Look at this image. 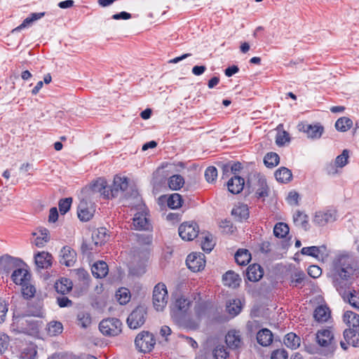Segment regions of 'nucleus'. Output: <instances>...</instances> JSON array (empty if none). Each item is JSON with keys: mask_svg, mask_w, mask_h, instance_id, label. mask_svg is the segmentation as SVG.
<instances>
[{"mask_svg": "<svg viewBox=\"0 0 359 359\" xmlns=\"http://www.w3.org/2000/svg\"><path fill=\"white\" fill-rule=\"evenodd\" d=\"M225 342L227 346L232 350H238L243 345L241 332L237 330H230L225 336Z\"/></svg>", "mask_w": 359, "mask_h": 359, "instance_id": "nucleus-13", "label": "nucleus"}, {"mask_svg": "<svg viewBox=\"0 0 359 359\" xmlns=\"http://www.w3.org/2000/svg\"><path fill=\"white\" fill-rule=\"evenodd\" d=\"M72 201L71 198H66L60 201L59 210L62 214L64 215L68 212L71 207Z\"/></svg>", "mask_w": 359, "mask_h": 359, "instance_id": "nucleus-58", "label": "nucleus"}, {"mask_svg": "<svg viewBox=\"0 0 359 359\" xmlns=\"http://www.w3.org/2000/svg\"><path fill=\"white\" fill-rule=\"evenodd\" d=\"M313 316L316 321L324 323L330 318L331 313L328 307L320 305L315 309Z\"/></svg>", "mask_w": 359, "mask_h": 359, "instance_id": "nucleus-29", "label": "nucleus"}, {"mask_svg": "<svg viewBox=\"0 0 359 359\" xmlns=\"http://www.w3.org/2000/svg\"><path fill=\"white\" fill-rule=\"evenodd\" d=\"M308 273L311 277L317 278L321 276L322 270L318 266L312 265L309 267Z\"/></svg>", "mask_w": 359, "mask_h": 359, "instance_id": "nucleus-62", "label": "nucleus"}, {"mask_svg": "<svg viewBox=\"0 0 359 359\" xmlns=\"http://www.w3.org/2000/svg\"><path fill=\"white\" fill-rule=\"evenodd\" d=\"M168 206L171 209H177L182 206V198L179 194H172L167 198Z\"/></svg>", "mask_w": 359, "mask_h": 359, "instance_id": "nucleus-45", "label": "nucleus"}, {"mask_svg": "<svg viewBox=\"0 0 359 359\" xmlns=\"http://www.w3.org/2000/svg\"><path fill=\"white\" fill-rule=\"evenodd\" d=\"M348 151L347 149H344L342 153L335 158V165L339 168L344 167L348 163Z\"/></svg>", "mask_w": 359, "mask_h": 359, "instance_id": "nucleus-51", "label": "nucleus"}, {"mask_svg": "<svg viewBox=\"0 0 359 359\" xmlns=\"http://www.w3.org/2000/svg\"><path fill=\"white\" fill-rule=\"evenodd\" d=\"M91 271L95 277L97 278H102L107 275L109 269L106 262L99 261L92 266Z\"/></svg>", "mask_w": 359, "mask_h": 359, "instance_id": "nucleus-28", "label": "nucleus"}, {"mask_svg": "<svg viewBox=\"0 0 359 359\" xmlns=\"http://www.w3.org/2000/svg\"><path fill=\"white\" fill-rule=\"evenodd\" d=\"M36 266L39 269H48L52 265L53 257L47 252H39L34 255Z\"/></svg>", "mask_w": 359, "mask_h": 359, "instance_id": "nucleus-20", "label": "nucleus"}, {"mask_svg": "<svg viewBox=\"0 0 359 359\" xmlns=\"http://www.w3.org/2000/svg\"><path fill=\"white\" fill-rule=\"evenodd\" d=\"M30 273L27 269H18L15 270L12 275L11 278L16 285H23L30 280Z\"/></svg>", "mask_w": 359, "mask_h": 359, "instance_id": "nucleus-23", "label": "nucleus"}, {"mask_svg": "<svg viewBox=\"0 0 359 359\" xmlns=\"http://www.w3.org/2000/svg\"><path fill=\"white\" fill-rule=\"evenodd\" d=\"M184 180L180 175L171 176L168 180L169 187L172 190H178L183 187Z\"/></svg>", "mask_w": 359, "mask_h": 359, "instance_id": "nucleus-46", "label": "nucleus"}, {"mask_svg": "<svg viewBox=\"0 0 359 359\" xmlns=\"http://www.w3.org/2000/svg\"><path fill=\"white\" fill-rule=\"evenodd\" d=\"M243 305L240 299H231L226 302V311L231 318H234L241 313Z\"/></svg>", "mask_w": 359, "mask_h": 359, "instance_id": "nucleus-22", "label": "nucleus"}, {"mask_svg": "<svg viewBox=\"0 0 359 359\" xmlns=\"http://www.w3.org/2000/svg\"><path fill=\"white\" fill-rule=\"evenodd\" d=\"M76 260V253L69 246H65L60 251V263L67 266H72Z\"/></svg>", "mask_w": 359, "mask_h": 359, "instance_id": "nucleus-18", "label": "nucleus"}, {"mask_svg": "<svg viewBox=\"0 0 359 359\" xmlns=\"http://www.w3.org/2000/svg\"><path fill=\"white\" fill-rule=\"evenodd\" d=\"M257 340L260 345L267 346L273 341L272 332L266 328L262 329L257 332Z\"/></svg>", "mask_w": 359, "mask_h": 359, "instance_id": "nucleus-35", "label": "nucleus"}, {"mask_svg": "<svg viewBox=\"0 0 359 359\" xmlns=\"http://www.w3.org/2000/svg\"><path fill=\"white\" fill-rule=\"evenodd\" d=\"M179 235L184 241H190L196 238L199 233L198 225L194 222L182 223L178 229Z\"/></svg>", "mask_w": 359, "mask_h": 359, "instance_id": "nucleus-8", "label": "nucleus"}, {"mask_svg": "<svg viewBox=\"0 0 359 359\" xmlns=\"http://www.w3.org/2000/svg\"><path fill=\"white\" fill-rule=\"evenodd\" d=\"M45 15L44 12L41 13H33L26 18L23 22L16 28L13 29L12 32L20 31L21 29L30 26L34 22L41 19Z\"/></svg>", "mask_w": 359, "mask_h": 359, "instance_id": "nucleus-34", "label": "nucleus"}, {"mask_svg": "<svg viewBox=\"0 0 359 359\" xmlns=\"http://www.w3.org/2000/svg\"><path fill=\"white\" fill-rule=\"evenodd\" d=\"M344 322L349 327V329L359 331V315L347 311L343 316Z\"/></svg>", "mask_w": 359, "mask_h": 359, "instance_id": "nucleus-25", "label": "nucleus"}, {"mask_svg": "<svg viewBox=\"0 0 359 359\" xmlns=\"http://www.w3.org/2000/svg\"><path fill=\"white\" fill-rule=\"evenodd\" d=\"M153 304L154 309L158 311H163L167 305L168 294L165 284L159 283L154 288Z\"/></svg>", "mask_w": 359, "mask_h": 359, "instance_id": "nucleus-3", "label": "nucleus"}, {"mask_svg": "<svg viewBox=\"0 0 359 359\" xmlns=\"http://www.w3.org/2000/svg\"><path fill=\"white\" fill-rule=\"evenodd\" d=\"M188 268L194 272L203 270L205 266V255L201 252H192L186 260Z\"/></svg>", "mask_w": 359, "mask_h": 359, "instance_id": "nucleus-9", "label": "nucleus"}, {"mask_svg": "<svg viewBox=\"0 0 359 359\" xmlns=\"http://www.w3.org/2000/svg\"><path fill=\"white\" fill-rule=\"evenodd\" d=\"M36 351L33 346L25 348L21 353L22 359H34L36 357Z\"/></svg>", "mask_w": 359, "mask_h": 359, "instance_id": "nucleus-57", "label": "nucleus"}, {"mask_svg": "<svg viewBox=\"0 0 359 359\" xmlns=\"http://www.w3.org/2000/svg\"><path fill=\"white\" fill-rule=\"evenodd\" d=\"M99 328L104 335L116 336L121 332L122 323L117 318H107L100 322Z\"/></svg>", "mask_w": 359, "mask_h": 359, "instance_id": "nucleus-4", "label": "nucleus"}, {"mask_svg": "<svg viewBox=\"0 0 359 359\" xmlns=\"http://www.w3.org/2000/svg\"><path fill=\"white\" fill-rule=\"evenodd\" d=\"M107 231V229L104 227H100L93 231L92 242L95 246L101 245L106 242L108 238Z\"/></svg>", "mask_w": 359, "mask_h": 359, "instance_id": "nucleus-32", "label": "nucleus"}, {"mask_svg": "<svg viewBox=\"0 0 359 359\" xmlns=\"http://www.w3.org/2000/svg\"><path fill=\"white\" fill-rule=\"evenodd\" d=\"M300 338L293 332L288 333L284 338L285 345L291 348L296 349L300 346Z\"/></svg>", "mask_w": 359, "mask_h": 359, "instance_id": "nucleus-40", "label": "nucleus"}, {"mask_svg": "<svg viewBox=\"0 0 359 359\" xmlns=\"http://www.w3.org/2000/svg\"><path fill=\"white\" fill-rule=\"evenodd\" d=\"M299 130L303 131L306 134L308 138L312 140H318L320 138L323 132L324 128L319 123L316 124H302L299 125Z\"/></svg>", "mask_w": 359, "mask_h": 359, "instance_id": "nucleus-14", "label": "nucleus"}, {"mask_svg": "<svg viewBox=\"0 0 359 359\" xmlns=\"http://www.w3.org/2000/svg\"><path fill=\"white\" fill-rule=\"evenodd\" d=\"M293 221L296 226L302 227L305 230L308 229V217L304 212L300 211L296 212L293 215Z\"/></svg>", "mask_w": 359, "mask_h": 359, "instance_id": "nucleus-41", "label": "nucleus"}, {"mask_svg": "<svg viewBox=\"0 0 359 359\" xmlns=\"http://www.w3.org/2000/svg\"><path fill=\"white\" fill-rule=\"evenodd\" d=\"M344 337L347 344L359 347V331L346 329L344 332Z\"/></svg>", "mask_w": 359, "mask_h": 359, "instance_id": "nucleus-36", "label": "nucleus"}, {"mask_svg": "<svg viewBox=\"0 0 359 359\" xmlns=\"http://www.w3.org/2000/svg\"><path fill=\"white\" fill-rule=\"evenodd\" d=\"M235 259L239 265H247L251 259V255L248 250L239 249L235 254Z\"/></svg>", "mask_w": 359, "mask_h": 359, "instance_id": "nucleus-39", "label": "nucleus"}, {"mask_svg": "<svg viewBox=\"0 0 359 359\" xmlns=\"http://www.w3.org/2000/svg\"><path fill=\"white\" fill-rule=\"evenodd\" d=\"M289 226L283 222L277 223L273 228V233L277 238H284L289 233Z\"/></svg>", "mask_w": 359, "mask_h": 359, "instance_id": "nucleus-48", "label": "nucleus"}, {"mask_svg": "<svg viewBox=\"0 0 359 359\" xmlns=\"http://www.w3.org/2000/svg\"><path fill=\"white\" fill-rule=\"evenodd\" d=\"M8 304L4 300L0 299V323L4 322L8 312Z\"/></svg>", "mask_w": 359, "mask_h": 359, "instance_id": "nucleus-61", "label": "nucleus"}, {"mask_svg": "<svg viewBox=\"0 0 359 359\" xmlns=\"http://www.w3.org/2000/svg\"><path fill=\"white\" fill-rule=\"evenodd\" d=\"M335 217V212L333 211H319L316 212L313 222L319 226H324L328 222H334Z\"/></svg>", "mask_w": 359, "mask_h": 359, "instance_id": "nucleus-21", "label": "nucleus"}, {"mask_svg": "<svg viewBox=\"0 0 359 359\" xmlns=\"http://www.w3.org/2000/svg\"><path fill=\"white\" fill-rule=\"evenodd\" d=\"M36 292V289L34 285L30 284L29 281L22 285V295L28 299L34 297Z\"/></svg>", "mask_w": 359, "mask_h": 359, "instance_id": "nucleus-52", "label": "nucleus"}, {"mask_svg": "<svg viewBox=\"0 0 359 359\" xmlns=\"http://www.w3.org/2000/svg\"><path fill=\"white\" fill-rule=\"evenodd\" d=\"M128 187V180L126 177L116 175L113 184L109 187L110 198L117 197L122 194Z\"/></svg>", "mask_w": 359, "mask_h": 359, "instance_id": "nucleus-11", "label": "nucleus"}, {"mask_svg": "<svg viewBox=\"0 0 359 359\" xmlns=\"http://www.w3.org/2000/svg\"><path fill=\"white\" fill-rule=\"evenodd\" d=\"M213 355L215 359H226L229 353L224 346H217L213 350Z\"/></svg>", "mask_w": 359, "mask_h": 359, "instance_id": "nucleus-54", "label": "nucleus"}, {"mask_svg": "<svg viewBox=\"0 0 359 359\" xmlns=\"http://www.w3.org/2000/svg\"><path fill=\"white\" fill-rule=\"evenodd\" d=\"M244 179L239 176H234L231 177L228 183L227 187L229 191L234 194L240 193L244 187Z\"/></svg>", "mask_w": 359, "mask_h": 359, "instance_id": "nucleus-26", "label": "nucleus"}, {"mask_svg": "<svg viewBox=\"0 0 359 359\" xmlns=\"http://www.w3.org/2000/svg\"><path fill=\"white\" fill-rule=\"evenodd\" d=\"M133 226L137 230H147L150 227L147 214L144 212H137L133 218Z\"/></svg>", "mask_w": 359, "mask_h": 359, "instance_id": "nucleus-24", "label": "nucleus"}, {"mask_svg": "<svg viewBox=\"0 0 359 359\" xmlns=\"http://www.w3.org/2000/svg\"><path fill=\"white\" fill-rule=\"evenodd\" d=\"M290 141L289 133L285 130L278 131L276 138V142L278 146H282Z\"/></svg>", "mask_w": 359, "mask_h": 359, "instance_id": "nucleus-55", "label": "nucleus"}, {"mask_svg": "<svg viewBox=\"0 0 359 359\" xmlns=\"http://www.w3.org/2000/svg\"><path fill=\"white\" fill-rule=\"evenodd\" d=\"M191 304V301L184 296L176 298L173 303L170 315L172 320L180 324H184L189 321V314L187 313Z\"/></svg>", "mask_w": 359, "mask_h": 359, "instance_id": "nucleus-2", "label": "nucleus"}, {"mask_svg": "<svg viewBox=\"0 0 359 359\" xmlns=\"http://www.w3.org/2000/svg\"><path fill=\"white\" fill-rule=\"evenodd\" d=\"M252 189L258 198H265L269 196V188L264 176L259 174L255 175Z\"/></svg>", "mask_w": 359, "mask_h": 359, "instance_id": "nucleus-12", "label": "nucleus"}, {"mask_svg": "<svg viewBox=\"0 0 359 359\" xmlns=\"http://www.w3.org/2000/svg\"><path fill=\"white\" fill-rule=\"evenodd\" d=\"M224 284L229 287L236 288L239 286L241 278L232 271H227L222 278Z\"/></svg>", "mask_w": 359, "mask_h": 359, "instance_id": "nucleus-27", "label": "nucleus"}, {"mask_svg": "<svg viewBox=\"0 0 359 359\" xmlns=\"http://www.w3.org/2000/svg\"><path fill=\"white\" fill-rule=\"evenodd\" d=\"M316 341L320 346L328 347L334 341L332 331L329 329L318 330L316 333Z\"/></svg>", "mask_w": 359, "mask_h": 359, "instance_id": "nucleus-19", "label": "nucleus"}, {"mask_svg": "<svg viewBox=\"0 0 359 359\" xmlns=\"http://www.w3.org/2000/svg\"><path fill=\"white\" fill-rule=\"evenodd\" d=\"M205 177L208 182H213L217 177V170L213 166L208 167L205 172Z\"/></svg>", "mask_w": 359, "mask_h": 359, "instance_id": "nucleus-56", "label": "nucleus"}, {"mask_svg": "<svg viewBox=\"0 0 359 359\" xmlns=\"http://www.w3.org/2000/svg\"><path fill=\"white\" fill-rule=\"evenodd\" d=\"M62 325L60 322H50L47 327V332L50 336H55L62 332Z\"/></svg>", "mask_w": 359, "mask_h": 359, "instance_id": "nucleus-50", "label": "nucleus"}, {"mask_svg": "<svg viewBox=\"0 0 359 359\" xmlns=\"http://www.w3.org/2000/svg\"><path fill=\"white\" fill-rule=\"evenodd\" d=\"M94 212L95 208L93 205H89L85 200L81 201L78 207V217L81 221H89Z\"/></svg>", "mask_w": 359, "mask_h": 359, "instance_id": "nucleus-16", "label": "nucleus"}, {"mask_svg": "<svg viewBox=\"0 0 359 359\" xmlns=\"http://www.w3.org/2000/svg\"><path fill=\"white\" fill-rule=\"evenodd\" d=\"M353 273L352 258L346 255H341L333 260L327 276L337 290L341 293L348 287Z\"/></svg>", "mask_w": 359, "mask_h": 359, "instance_id": "nucleus-1", "label": "nucleus"}, {"mask_svg": "<svg viewBox=\"0 0 359 359\" xmlns=\"http://www.w3.org/2000/svg\"><path fill=\"white\" fill-rule=\"evenodd\" d=\"M86 189L93 193H98L106 198H110L109 187H107V181L104 178H98Z\"/></svg>", "mask_w": 359, "mask_h": 359, "instance_id": "nucleus-15", "label": "nucleus"}, {"mask_svg": "<svg viewBox=\"0 0 359 359\" xmlns=\"http://www.w3.org/2000/svg\"><path fill=\"white\" fill-rule=\"evenodd\" d=\"M301 253L321 262L325 261L329 256V251L325 245L304 247L301 250Z\"/></svg>", "mask_w": 359, "mask_h": 359, "instance_id": "nucleus-10", "label": "nucleus"}, {"mask_svg": "<svg viewBox=\"0 0 359 359\" xmlns=\"http://www.w3.org/2000/svg\"><path fill=\"white\" fill-rule=\"evenodd\" d=\"M286 200L287 203L292 205H297L299 200L298 193L294 191L289 192Z\"/></svg>", "mask_w": 359, "mask_h": 359, "instance_id": "nucleus-63", "label": "nucleus"}, {"mask_svg": "<svg viewBox=\"0 0 359 359\" xmlns=\"http://www.w3.org/2000/svg\"><path fill=\"white\" fill-rule=\"evenodd\" d=\"M353 125L352 121L347 117H341L335 123V128L337 130L345 132L350 129Z\"/></svg>", "mask_w": 359, "mask_h": 359, "instance_id": "nucleus-47", "label": "nucleus"}, {"mask_svg": "<svg viewBox=\"0 0 359 359\" xmlns=\"http://www.w3.org/2000/svg\"><path fill=\"white\" fill-rule=\"evenodd\" d=\"M246 276L249 280L256 282L263 276V270L259 264L250 265L248 267Z\"/></svg>", "mask_w": 359, "mask_h": 359, "instance_id": "nucleus-31", "label": "nucleus"}, {"mask_svg": "<svg viewBox=\"0 0 359 359\" xmlns=\"http://www.w3.org/2000/svg\"><path fill=\"white\" fill-rule=\"evenodd\" d=\"M287 353L285 350L278 349L272 353L271 359H287Z\"/></svg>", "mask_w": 359, "mask_h": 359, "instance_id": "nucleus-64", "label": "nucleus"}, {"mask_svg": "<svg viewBox=\"0 0 359 359\" xmlns=\"http://www.w3.org/2000/svg\"><path fill=\"white\" fill-rule=\"evenodd\" d=\"M78 324L82 327H88L91 323V318L88 313H80L77 316Z\"/></svg>", "mask_w": 359, "mask_h": 359, "instance_id": "nucleus-53", "label": "nucleus"}, {"mask_svg": "<svg viewBox=\"0 0 359 359\" xmlns=\"http://www.w3.org/2000/svg\"><path fill=\"white\" fill-rule=\"evenodd\" d=\"M131 295L128 289L121 287L116 292V298L120 304L124 305L129 302Z\"/></svg>", "mask_w": 359, "mask_h": 359, "instance_id": "nucleus-43", "label": "nucleus"}, {"mask_svg": "<svg viewBox=\"0 0 359 359\" xmlns=\"http://www.w3.org/2000/svg\"><path fill=\"white\" fill-rule=\"evenodd\" d=\"M31 243L38 248H42L48 242L50 237L48 231L45 228H40L36 231L32 233Z\"/></svg>", "mask_w": 359, "mask_h": 359, "instance_id": "nucleus-17", "label": "nucleus"}, {"mask_svg": "<svg viewBox=\"0 0 359 359\" xmlns=\"http://www.w3.org/2000/svg\"><path fill=\"white\" fill-rule=\"evenodd\" d=\"M208 312V306L205 303H198L194 306V313L189 314V321L187 322L186 326L196 329L198 327L200 321L205 318Z\"/></svg>", "mask_w": 359, "mask_h": 359, "instance_id": "nucleus-5", "label": "nucleus"}, {"mask_svg": "<svg viewBox=\"0 0 359 359\" xmlns=\"http://www.w3.org/2000/svg\"><path fill=\"white\" fill-rule=\"evenodd\" d=\"M215 245V241L212 234L208 233L204 236H203V240L201 241V248L204 251L210 252L213 249Z\"/></svg>", "mask_w": 359, "mask_h": 359, "instance_id": "nucleus-44", "label": "nucleus"}, {"mask_svg": "<svg viewBox=\"0 0 359 359\" xmlns=\"http://www.w3.org/2000/svg\"><path fill=\"white\" fill-rule=\"evenodd\" d=\"M9 337L5 334H0V355H2L8 348Z\"/></svg>", "mask_w": 359, "mask_h": 359, "instance_id": "nucleus-59", "label": "nucleus"}, {"mask_svg": "<svg viewBox=\"0 0 359 359\" xmlns=\"http://www.w3.org/2000/svg\"><path fill=\"white\" fill-rule=\"evenodd\" d=\"M306 277L304 271L300 269H294L290 275V283L293 287H298Z\"/></svg>", "mask_w": 359, "mask_h": 359, "instance_id": "nucleus-38", "label": "nucleus"}, {"mask_svg": "<svg viewBox=\"0 0 359 359\" xmlns=\"http://www.w3.org/2000/svg\"><path fill=\"white\" fill-rule=\"evenodd\" d=\"M156 341L152 334L149 332H142L135 338V344L137 348L144 353L151 351Z\"/></svg>", "mask_w": 359, "mask_h": 359, "instance_id": "nucleus-7", "label": "nucleus"}, {"mask_svg": "<svg viewBox=\"0 0 359 359\" xmlns=\"http://www.w3.org/2000/svg\"><path fill=\"white\" fill-rule=\"evenodd\" d=\"M16 262L17 259L8 255L0 257V271L8 273L16 265Z\"/></svg>", "mask_w": 359, "mask_h": 359, "instance_id": "nucleus-33", "label": "nucleus"}, {"mask_svg": "<svg viewBox=\"0 0 359 359\" xmlns=\"http://www.w3.org/2000/svg\"><path fill=\"white\" fill-rule=\"evenodd\" d=\"M348 302L355 308H359V292L353 290L351 292L348 297Z\"/></svg>", "mask_w": 359, "mask_h": 359, "instance_id": "nucleus-60", "label": "nucleus"}, {"mask_svg": "<svg viewBox=\"0 0 359 359\" xmlns=\"http://www.w3.org/2000/svg\"><path fill=\"white\" fill-rule=\"evenodd\" d=\"M147 318V309L143 306L135 308L127 318L130 328L137 329L144 325Z\"/></svg>", "mask_w": 359, "mask_h": 359, "instance_id": "nucleus-6", "label": "nucleus"}, {"mask_svg": "<svg viewBox=\"0 0 359 359\" xmlns=\"http://www.w3.org/2000/svg\"><path fill=\"white\" fill-rule=\"evenodd\" d=\"M279 156L274 152H270L266 154L264 158V164L268 168H273L279 163Z\"/></svg>", "mask_w": 359, "mask_h": 359, "instance_id": "nucleus-49", "label": "nucleus"}, {"mask_svg": "<svg viewBox=\"0 0 359 359\" xmlns=\"http://www.w3.org/2000/svg\"><path fill=\"white\" fill-rule=\"evenodd\" d=\"M275 177L279 182L287 183L292 180V174L288 168L281 167L275 172Z\"/></svg>", "mask_w": 359, "mask_h": 359, "instance_id": "nucleus-37", "label": "nucleus"}, {"mask_svg": "<svg viewBox=\"0 0 359 359\" xmlns=\"http://www.w3.org/2000/svg\"><path fill=\"white\" fill-rule=\"evenodd\" d=\"M231 214L239 221L247 219L249 217L248 207L245 204L238 203L234 206Z\"/></svg>", "mask_w": 359, "mask_h": 359, "instance_id": "nucleus-30", "label": "nucleus"}, {"mask_svg": "<svg viewBox=\"0 0 359 359\" xmlns=\"http://www.w3.org/2000/svg\"><path fill=\"white\" fill-rule=\"evenodd\" d=\"M55 290L57 292L65 294L68 292L72 287V282L67 278H61L55 283Z\"/></svg>", "mask_w": 359, "mask_h": 359, "instance_id": "nucleus-42", "label": "nucleus"}]
</instances>
